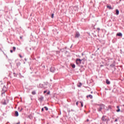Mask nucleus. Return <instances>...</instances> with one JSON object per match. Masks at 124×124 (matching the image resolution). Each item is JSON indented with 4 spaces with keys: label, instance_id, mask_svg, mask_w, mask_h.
<instances>
[{
    "label": "nucleus",
    "instance_id": "obj_30",
    "mask_svg": "<svg viewBox=\"0 0 124 124\" xmlns=\"http://www.w3.org/2000/svg\"><path fill=\"white\" fill-rule=\"evenodd\" d=\"M19 57H20V58H22V57L21 56V55H19Z\"/></svg>",
    "mask_w": 124,
    "mask_h": 124
},
{
    "label": "nucleus",
    "instance_id": "obj_15",
    "mask_svg": "<svg viewBox=\"0 0 124 124\" xmlns=\"http://www.w3.org/2000/svg\"><path fill=\"white\" fill-rule=\"evenodd\" d=\"M119 13V11L118 10H116V15H118Z\"/></svg>",
    "mask_w": 124,
    "mask_h": 124
},
{
    "label": "nucleus",
    "instance_id": "obj_35",
    "mask_svg": "<svg viewBox=\"0 0 124 124\" xmlns=\"http://www.w3.org/2000/svg\"><path fill=\"white\" fill-rule=\"evenodd\" d=\"M78 87H80V86L79 85V86H78Z\"/></svg>",
    "mask_w": 124,
    "mask_h": 124
},
{
    "label": "nucleus",
    "instance_id": "obj_17",
    "mask_svg": "<svg viewBox=\"0 0 124 124\" xmlns=\"http://www.w3.org/2000/svg\"><path fill=\"white\" fill-rule=\"evenodd\" d=\"M31 93L32 94L34 95V94H36V93L35 92V91H32Z\"/></svg>",
    "mask_w": 124,
    "mask_h": 124
},
{
    "label": "nucleus",
    "instance_id": "obj_2",
    "mask_svg": "<svg viewBox=\"0 0 124 124\" xmlns=\"http://www.w3.org/2000/svg\"><path fill=\"white\" fill-rule=\"evenodd\" d=\"M105 107V106H104V105L103 104L100 105V108H98V110L99 111V112H100V111H101L102 109H104Z\"/></svg>",
    "mask_w": 124,
    "mask_h": 124
},
{
    "label": "nucleus",
    "instance_id": "obj_22",
    "mask_svg": "<svg viewBox=\"0 0 124 124\" xmlns=\"http://www.w3.org/2000/svg\"><path fill=\"white\" fill-rule=\"evenodd\" d=\"M51 18L53 19V18H54V14H52L51 15Z\"/></svg>",
    "mask_w": 124,
    "mask_h": 124
},
{
    "label": "nucleus",
    "instance_id": "obj_26",
    "mask_svg": "<svg viewBox=\"0 0 124 124\" xmlns=\"http://www.w3.org/2000/svg\"><path fill=\"white\" fill-rule=\"evenodd\" d=\"M42 112H43L44 111V108H42Z\"/></svg>",
    "mask_w": 124,
    "mask_h": 124
},
{
    "label": "nucleus",
    "instance_id": "obj_28",
    "mask_svg": "<svg viewBox=\"0 0 124 124\" xmlns=\"http://www.w3.org/2000/svg\"><path fill=\"white\" fill-rule=\"evenodd\" d=\"M22 110H23V108H21L20 110V112H21Z\"/></svg>",
    "mask_w": 124,
    "mask_h": 124
},
{
    "label": "nucleus",
    "instance_id": "obj_37",
    "mask_svg": "<svg viewBox=\"0 0 124 124\" xmlns=\"http://www.w3.org/2000/svg\"><path fill=\"white\" fill-rule=\"evenodd\" d=\"M16 124H19V123H17Z\"/></svg>",
    "mask_w": 124,
    "mask_h": 124
},
{
    "label": "nucleus",
    "instance_id": "obj_32",
    "mask_svg": "<svg viewBox=\"0 0 124 124\" xmlns=\"http://www.w3.org/2000/svg\"><path fill=\"white\" fill-rule=\"evenodd\" d=\"M76 104H77V106H78V102H77L76 103Z\"/></svg>",
    "mask_w": 124,
    "mask_h": 124
},
{
    "label": "nucleus",
    "instance_id": "obj_24",
    "mask_svg": "<svg viewBox=\"0 0 124 124\" xmlns=\"http://www.w3.org/2000/svg\"><path fill=\"white\" fill-rule=\"evenodd\" d=\"M47 93V91H45L44 92V93Z\"/></svg>",
    "mask_w": 124,
    "mask_h": 124
},
{
    "label": "nucleus",
    "instance_id": "obj_9",
    "mask_svg": "<svg viewBox=\"0 0 124 124\" xmlns=\"http://www.w3.org/2000/svg\"><path fill=\"white\" fill-rule=\"evenodd\" d=\"M15 116L16 117H18L19 116V113H18V111H16L15 112Z\"/></svg>",
    "mask_w": 124,
    "mask_h": 124
},
{
    "label": "nucleus",
    "instance_id": "obj_7",
    "mask_svg": "<svg viewBox=\"0 0 124 124\" xmlns=\"http://www.w3.org/2000/svg\"><path fill=\"white\" fill-rule=\"evenodd\" d=\"M117 108L118 109L116 110V112H120L121 109H120V107L119 106H118L117 107Z\"/></svg>",
    "mask_w": 124,
    "mask_h": 124
},
{
    "label": "nucleus",
    "instance_id": "obj_13",
    "mask_svg": "<svg viewBox=\"0 0 124 124\" xmlns=\"http://www.w3.org/2000/svg\"><path fill=\"white\" fill-rule=\"evenodd\" d=\"M71 65L72 68H75V64H71Z\"/></svg>",
    "mask_w": 124,
    "mask_h": 124
},
{
    "label": "nucleus",
    "instance_id": "obj_3",
    "mask_svg": "<svg viewBox=\"0 0 124 124\" xmlns=\"http://www.w3.org/2000/svg\"><path fill=\"white\" fill-rule=\"evenodd\" d=\"M82 62V60L81 59H77L76 61V62L77 64H80L81 63V62Z\"/></svg>",
    "mask_w": 124,
    "mask_h": 124
},
{
    "label": "nucleus",
    "instance_id": "obj_31",
    "mask_svg": "<svg viewBox=\"0 0 124 124\" xmlns=\"http://www.w3.org/2000/svg\"><path fill=\"white\" fill-rule=\"evenodd\" d=\"M20 39H22L23 38L22 37V36H20Z\"/></svg>",
    "mask_w": 124,
    "mask_h": 124
},
{
    "label": "nucleus",
    "instance_id": "obj_11",
    "mask_svg": "<svg viewBox=\"0 0 124 124\" xmlns=\"http://www.w3.org/2000/svg\"><path fill=\"white\" fill-rule=\"evenodd\" d=\"M107 8H108V9H113V8L111 6H107Z\"/></svg>",
    "mask_w": 124,
    "mask_h": 124
},
{
    "label": "nucleus",
    "instance_id": "obj_19",
    "mask_svg": "<svg viewBox=\"0 0 124 124\" xmlns=\"http://www.w3.org/2000/svg\"><path fill=\"white\" fill-rule=\"evenodd\" d=\"M44 108L46 109V111H48V108H47L46 107H45Z\"/></svg>",
    "mask_w": 124,
    "mask_h": 124
},
{
    "label": "nucleus",
    "instance_id": "obj_12",
    "mask_svg": "<svg viewBox=\"0 0 124 124\" xmlns=\"http://www.w3.org/2000/svg\"><path fill=\"white\" fill-rule=\"evenodd\" d=\"M102 121H106V119H105V116H103L102 117Z\"/></svg>",
    "mask_w": 124,
    "mask_h": 124
},
{
    "label": "nucleus",
    "instance_id": "obj_23",
    "mask_svg": "<svg viewBox=\"0 0 124 124\" xmlns=\"http://www.w3.org/2000/svg\"><path fill=\"white\" fill-rule=\"evenodd\" d=\"M52 69H53V68H50V71H51V72H54V71H52Z\"/></svg>",
    "mask_w": 124,
    "mask_h": 124
},
{
    "label": "nucleus",
    "instance_id": "obj_36",
    "mask_svg": "<svg viewBox=\"0 0 124 124\" xmlns=\"http://www.w3.org/2000/svg\"><path fill=\"white\" fill-rule=\"evenodd\" d=\"M78 87H80V86L79 85V86H78Z\"/></svg>",
    "mask_w": 124,
    "mask_h": 124
},
{
    "label": "nucleus",
    "instance_id": "obj_1",
    "mask_svg": "<svg viewBox=\"0 0 124 124\" xmlns=\"http://www.w3.org/2000/svg\"><path fill=\"white\" fill-rule=\"evenodd\" d=\"M1 87L2 88L1 94H3V93H5V92H6V91H7V88H6V87H5V85L4 84H2L1 85Z\"/></svg>",
    "mask_w": 124,
    "mask_h": 124
},
{
    "label": "nucleus",
    "instance_id": "obj_33",
    "mask_svg": "<svg viewBox=\"0 0 124 124\" xmlns=\"http://www.w3.org/2000/svg\"><path fill=\"white\" fill-rule=\"evenodd\" d=\"M86 122H89V119H87Z\"/></svg>",
    "mask_w": 124,
    "mask_h": 124
},
{
    "label": "nucleus",
    "instance_id": "obj_20",
    "mask_svg": "<svg viewBox=\"0 0 124 124\" xmlns=\"http://www.w3.org/2000/svg\"><path fill=\"white\" fill-rule=\"evenodd\" d=\"M13 50H14V51H15V50H16V47L15 46H14V47H13Z\"/></svg>",
    "mask_w": 124,
    "mask_h": 124
},
{
    "label": "nucleus",
    "instance_id": "obj_18",
    "mask_svg": "<svg viewBox=\"0 0 124 124\" xmlns=\"http://www.w3.org/2000/svg\"><path fill=\"white\" fill-rule=\"evenodd\" d=\"M110 66H112V67L115 66V63H112V64L110 65Z\"/></svg>",
    "mask_w": 124,
    "mask_h": 124
},
{
    "label": "nucleus",
    "instance_id": "obj_21",
    "mask_svg": "<svg viewBox=\"0 0 124 124\" xmlns=\"http://www.w3.org/2000/svg\"><path fill=\"white\" fill-rule=\"evenodd\" d=\"M80 103L81 104V107H83V102H80Z\"/></svg>",
    "mask_w": 124,
    "mask_h": 124
},
{
    "label": "nucleus",
    "instance_id": "obj_8",
    "mask_svg": "<svg viewBox=\"0 0 124 124\" xmlns=\"http://www.w3.org/2000/svg\"><path fill=\"white\" fill-rule=\"evenodd\" d=\"M87 98H89V97H90V98H91V99L93 98V95L90 94L87 96Z\"/></svg>",
    "mask_w": 124,
    "mask_h": 124
},
{
    "label": "nucleus",
    "instance_id": "obj_5",
    "mask_svg": "<svg viewBox=\"0 0 124 124\" xmlns=\"http://www.w3.org/2000/svg\"><path fill=\"white\" fill-rule=\"evenodd\" d=\"M80 36V34L79 33H76V35H75V37L76 38H78Z\"/></svg>",
    "mask_w": 124,
    "mask_h": 124
},
{
    "label": "nucleus",
    "instance_id": "obj_16",
    "mask_svg": "<svg viewBox=\"0 0 124 124\" xmlns=\"http://www.w3.org/2000/svg\"><path fill=\"white\" fill-rule=\"evenodd\" d=\"M17 66H20L21 65V63L20 62L16 63Z\"/></svg>",
    "mask_w": 124,
    "mask_h": 124
},
{
    "label": "nucleus",
    "instance_id": "obj_27",
    "mask_svg": "<svg viewBox=\"0 0 124 124\" xmlns=\"http://www.w3.org/2000/svg\"><path fill=\"white\" fill-rule=\"evenodd\" d=\"M10 52H11V53H13V50H10Z\"/></svg>",
    "mask_w": 124,
    "mask_h": 124
},
{
    "label": "nucleus",
    "instance_id": "obj_6",
    "mask_svg": "<svg viewBox=\"0 0 124 124\" xmlns=\"http://www.w3.org/2000/svg\"><path fill=\"white\" fill-rule=\"evenodd\" d=\"M116 35H117V36H123V34L121 32L118 33Z\"/></svg>",
    "mask_w": 124,
    "mask_h": 124
},
{
    "label": "nucleus",
    "instance_id": "obj_29",
    "mask_svg": "<svg viewBox=\"0 0 124 124\" xmlns=\"http://www.w3.org/2000/svg\"><path fill=\"white\" fill-rule=\"evenodd\" d=\"M115 122H118V119H115Z\"/></svg>",
    "mask_w": 124,
    "mask_h": 124
},
{
    "label": "nucleus",
    "instance_id": "obj_34",
    "mask_svg": "<svg viewBox=\"0 0 124 124\" xmlns=\"http://www.w3.org/2000/svg\"><path fill=\"white\" fill-rule=\"evenodd\" d=\"M91 93H93V92H91Z\"/></svg>",
    "mask_w": 124,
    "mask_h": 124
},
{
    "label": "nucleus",
    "instance_id": "obj_14",
    "mask_svg": "<svg viewBox=\"0 0 124 124\" xmlns=\"http://www.w3.org/2000/svg\"><path fill=\"white\" fill-rule=\"evenodd\" d=\"M2 104L3 105H6V102H5V100H4L2 102Z\"/></svg>",
    "mask_w": 124,
    "mask_h": 124
},
{
    "label": "nucleus",
    "instance_id": "obj_4",
    "mask_svg": "<svg viewBox=\"0 0 124 124\" xmlns=\"http://www.w3.org/2000/svg\"><path fill=\"white\" fill-rule=\"evenodd\" d=\"M43 99H44V97H43L42 96H41L40 97H39V99H38L39 101H40L41 102H42Z\"/></svg>",
    "mask_w": 124,
    "mask_h": 124
},
{
    "label": "nucleus",
    "instance_id": "obj_10",
    "mask_svg": "<svg viewBox=\"0 0 124 124\" xmlns=\"http://www.w3.org/2000/svg\"><path fill=\"white\" fill-rule=\"evenodd\" d=\"M106 84H107L108 85H109L110 84V82L109 81V80L108 79H107L106 80Z\"/></svg>",
    "mask_w": 124,
    "mask_h": 124
},
{
    "label": "nucleus",
    "instance_id": "obj_25",
    "mask_svg": "<svg viewBox=\"0 0 124 124\" xmlns=\"http://www.w3.org/2000/svg\"><path fill=\"white\" fill-rule=\"evenodd\" d=\"M47 94H50V91L47 93Z\"/></svg>",
    "mask_w": 124,
    "mask_h": 124
}]
</instances>
